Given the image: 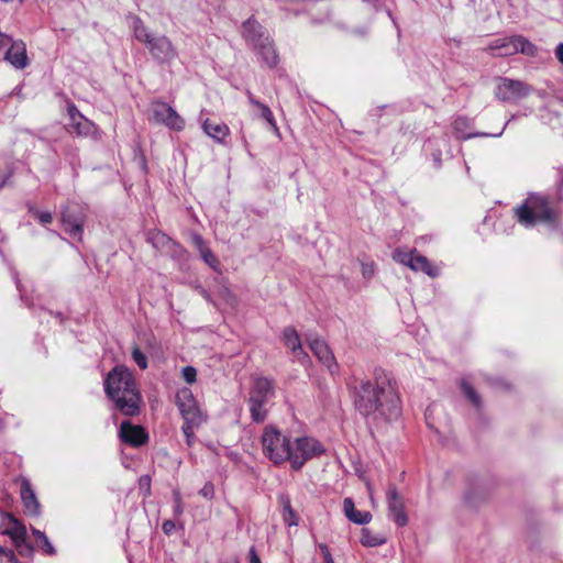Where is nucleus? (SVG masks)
<instances>
[{"instance_id":"36","label":"nucleus","mask_w":563,"mask_h":563,"mask_svg":"<svg viewBox=\"0 0 563 563\" xmlns=\"http://www.w3.org/2000/svg\"><path fill=\"white\" fill-rule=\"evenodd\" d=\"M201 424L202 423H191L190 421L184 422L181 430L183 433L185 434L186 442L189 446H191L194 443L195 429L200 427Z\"/></svg>"},{"instance_id":"14","label":"nucleus","mask_w":563,"mask_h":563,"mask_svg":"<svg viewBox=\"0 0 563 563\" xmlns=\"http://www.w3.org/2000/svg\"><path fill=\"white\" fill-rule=\"evenodd\" d=\"M0 532L2 534L9 536L18 548H21V545L25 544V527L9 514L1 515Z\"/></svg>"},{"instance_id":"4","label":"nucleus","mask_w":563,"mask_h":563,"mask_svg":"<svg viewBox=\"0 0 563 563\" xmlns=\"http://www.w3.org/2000/svg\"><path fill=\"white\" fill-rule=\"evenodd\" d=\"M263 454L275 465L289 462L291 441L279 429L269 424L261 437Z\"/></svg>"},{"instance_id":"34","label":"nucleus","mask_w":563,"mask_h":563,"mask_svg":"<svg viewBox=\"0 0 563 563\" xmlns=\"http://www.w3.org/2000/svg\"><path fill=\"white\" fill-rule=\"evenodd\" d=\"M415 253H416V250L406 251L402 249H396L393 252V260L399 264L410 267Z\"/></svg>"},{"instance_id":"58","label":"nucleus","mask_w":563,"mask_h":563,"mask_svg":"<svg viewBox=\"0 0 563 563\" xmlns=\"http://www.w3.org/2000/svg\"><path fill=\"white\" fill-rule=\"evenodd\" d=\"M512 119H515V115H511V118H509V121L506 123V125H507L510 121H512Z\"/></svg>"},{"instance_id":"15","label":"nucleus","mask_w":563,"mask_h":563,"mask_svg":"<svg viewBox=\"0 0 563 563\" xmlns=\"http://www.w3.org/2000/svg\"><path fill=\"white\" fill-rule=\"evenodd\" d=\"M69 126L79 136H90L96 132L92 121L84 117L74 103L67 106Z\"/></svg>"},{"instance_id":"56","label":"nucleus","mask_w":563,"mask_h":563,"mask_svg":"<svg viewBox=\"0 0 563 563\" xmlns=\"http://www.w3.org/2000/svg\"><path fill=\"white\" fill-rule=\"evenodd\" d=\"M434 159L440 161V154L434 155Z\"/></svg>"},{"instance_id":"51","label":"nucleus","mask_w":563,"mask_h":563,"mask_svg":"<svg viewBox=\"0 0 563 563\" xmlns=\"http://www.w3.org/2000/svg\"><path fill=\"white\" fill-rule=\"evenodd\" d=\"M220 563H240V561L236 558H229L221 561Z\"/></svg>"},{"instance_id":"20","label":"nucleus","mask_w":563,"mask_h":563,"mask_svg":"<svg viewBox=\"0 0 563 563\" xmlns=\"http://www.w3.org/2000/svg\"><path fill=\"white\" fill-rule=\"evenodd\" d=\"M21 499L25 511L31 516L40 515V503L35 496V493L27 479H23L20 489Z\"/></svg>"},{"instance_id":"50","label":"nucleus","mask_w":563,"mask_h":563,"mask_svg":"<svg viewBox=\"0 0 563 563\" xmlns=\"http://www.w3.org/2000/svg\"><path fill=\"white\" fill-rule=\"evenodd\" d=\"M10 177H11L10 173H7V174H3L2 176H0V189L7 184V181L9 180Z\"/></svg>"},{"instance_id":"31","label":"nucleus","mask_w":563,"mask_h":563,"mask_svg":"<svg viewBox=\"0 0 563 563\" xmlns=\"http://www.w3.org/2000/svg\"><path fill=\"white\" fill-rule=\"evenodd\" d=\"M514 45L516 46V54L521 53L534 57L538 53V47L521 35H514Z\"/></svg>"},{"instance_id":"43","label":"nucleus","mask_w":563,"mask_h":563,"mask_svg":"<svg viewBox=\"0 0 563 563\" xmlns=\"http://www.w3.org/2000/svg\"><path fill=\"white\" fill-rule=\"evenodd\" d=\"M37 219L42 224L51 223L52 222V213L48 211L43 212H36Z\"/></svg>"},{"instance_id":"23","label":"nucleus","mask_w":563,"mask_h":563,"mask_svg":"<svg viewBox=\"0 0 563 563\" xmlns=\"http://www.w3.org/2000/svg\"><path fill=\"white\" fill-rule=\"evenodd\" d=\"M485 49L494 56H511L516 54L514 36L496 38L492 41Z\"/></svg>"},{"instance_id":"8","label":"nucleus","mask_w":563,"mask_h":563,"mask_svg":"<svg viewBox=\"0 0 563 563\" xmlns=\"http://www.w3.org/2000/svg\"><path fill=\"white\" fill-rule=\"evenodd\" d=\"M150 120L174 131H181L185 128V120L172 106L164 101H153L151 103Z\"/></svg>"},{"instance_id":"6","label":"nucleus","mask_w":563,"mask_h":563,"mask_svg":"<svg viewBox=\"0 0 563 563\" xmlns=\"http://www.w3.org/2000/svg\"><path fill=\"white\" fill-rule=\"evenodd\" d=\"M275 395L273 380L266 377L255 378L249 397V408L254 422H263L267 417L266 405Z\"/></svg>"},{"instance_id":"57","label":"nucleus","mask_w":563,"mask_h":563,"mask_svg":"<svg viewBox=\"0 0 563 563\" xmlns=\"http://www.w3.org/2000/svg\"><path fill=\"white\" fill-rule=\"evenodd\" d=\"M512 119H515V115H511V118H509V121L506 123V125H507L510 121H512Z\"/></svg>"},{"instance_id":"11","label":"nucleus","mask_w":563,"mask_h":563,"mask_svg":"<svg viewBox=\"0 0 563 563\" xmlns=\"http://www.w3.org/2000/svg\"><path fill=\"white\" fill-rule=\"evenodd\" d=\"M86 214L79 207L67 206L62 211V227L64 231L77 241L82 240Z\"/></svg>"},{"instance_id":"2","label":"nucleus","mask_w":563,"mask_h":563,"mask_svg":"<svg viewBox=\"0 0 563 563\" xmlns=\"http://www.w3.org/2000/svg\"><path fill=\"white\" fill-rule=\"evenodd\" d=\"M104 391L115 408L124 416L140 413L142 396L131 371L123 365L113 367L104 378Z\"/></svg>"},{"instance_id":"46","label":"nucleus","mask_w":563,"mask_h":563,"mask_svg":"<svg viewBox=\"0 0 563 563\" xmlns=\"http://www.w3.org/2000/svg\"><path fill=\"white\" fill-rule=\"evenodd\" d=\"M173 512L175 518H179L184 514V503L174 504Z\"/></svg>"},{"instance_id":"22","label":"nucleus","mask_w":563,"mask_h":563,"mask_svg":"<svg viewBox=\"0 0 563 563\" xmlns=\"http://www.w3.org/2000/svg\"><path fill=\"white\" fill-rule=\"evenodd\" d=\"M191 241L197 251L199 252L203 262L212 269L218 271L219 261L217 256L212 253V251L208 247L203 238L198 233H192Z\"/></svg>"},{"instance_id":"44","label":"nucleus","mask_w":563,"mask_h":563,"mask_svg":"<svg viewBox=\"0 0 563 563\" xmlns=\"http://www.w3.org/2000/svg\"><path fill=\"white\" fill-rule=\"evenodd\" d=\"M176 528L174 520H165L162 525V529L165 534H170Z\"/></svg>"},{"instance_id":"13","label":"nucleus","mask_w":563,"mask_h":563,"mask_svg":"<svg viewBox=\"0 0 563 563\" xmlns=\"http://www.w3.org/2000/svg\"><path fill=\"white\" fill-rule=\"evenodd\" d=\"M387 505L389 516L398 527H405L408 523V517L405 511V505L401 496L397 492L395 486H389L387 494Z\"/></svg>"},{"instance_id":"33","label":"nucleus","mask_w":563,"mask_h":563,"mask_svg":"<svg viewBox=\"0 0 563 563\" xmlns=\"http://www.w3.org/2000/svg\"><path fill=\"white\" fill-rule=\"evenodd\" d=\"M32 533L36 539L37 545L48 555L55 554V548L49 542L48 538L44 532L37 529H32Z\"/></svg>"},{"instance_id":"7","label":"nucleus","mask_w":563,"mask_h":563,"mask_svg":"<svg viewBox=\"0 0 563 563\" xmlns=\"http://www.w3.org/2000/svg\"><path fill=\"white\" fill-rule=\"evenodd\" d=\"M324 452L322 444L310 437L297 438L291 442L289 463L292 470L299 471L305 463Z\"/></svg>"},{"instance_id":"3","label":"nucleus","mask_w":563,"mask_h":563,"mask_svg":"<svg viewBox=\"0 0 563 563\" xmlns=\"http://www.w3.org/2000/svg\"><path fill=\"white\" fill-rule=\"evenodd\" d=\"M133 33L135 38L143 43L152 58L161 64H170L178 56L172 41L165 35L151 33L140 18L133 19Z\"/></svg>"},{"instance_id":"9","label":"nucleus","mask_w":563,"mask_h":563,"mask_svg":"<svg viewBox=\"0 0 563 563\" xmlns=\"http://www.w3.org/2000/svg\"><path fill=\"white\" fill-rule=\"evenodd\" d=\"M532 92V87L523 81L510 78H500L496 89L495 96L503 102H517Z\"/></svg>"},{"instance_id":"32","label":"nucleus","mask_w":563,"mask_h":563,"mask_svg":"<svg viewBox=\"0 0 563 563\" xmlns=\"http://www.w3.org/2000/svg\"><path fill=\"white\" fill-rule=\"evenodd\" d=\"M280 505L283 507V518L286 525L289 527L298 525V517L291 507L290 498L286 495L279 497Z\"/></svg>"},{"instance_id":"41","label":"nucleus","mask_w":563,"mask_h":563,"mask_svg":"<svg viewBox=\"0 0 563 563\" xmlns=\"http://www.w3.org/2000/svg\"><path fill=\"white\" fill-rule=\"evenodd\" d=\"M375 273V265L373 262L362 264V275L364 278H372Z\"/></svg>"},{"instance_id":"17","label":"nucleus","mask_w":563,"mask_h":563,"mask_svg":"<svg viewBox=\"0 0 563 563\" xmlns=\"http://www.w3.org/2000/svg\"><path fill=\"white\" fill-rule=\"evenodd\" d=\"M4 54V59L15 69H24L29 66L26 45L23 41H12Z\"/></svg>"},{"instance_id":"37","label":"nucleus","mask_w":563,"mask_h":563,"mask_svg":"<svg viewBox=\"0 0 563 563\" xmlns=\"http://www.w3.org/2000/svg\"><path fill=\"white\" fill-rule=\"evenodd\" d=\"M132 358L141 369L147 368V357L139 347L132 350Z\"/></svg>"},{"instance_id":"29","label":"nucleus","mask_w":563,"mask_h":563,"mask_svg":"<svg viewBox=\"0 0 563 563\" xmlns=\"http://www.w3.org/2000/svg\"><path fill=\"white\" fill-rule=\"evenodd\" d=\"M452 125H453L454 133L459 139L467 140V139L475 137V136H488L487 133H471L468 131L471 122L467 118H464V117L456 118L453 121Z\"/></svg>"},{"instance_id":"35","label":"nucleus","mask_w":563,"mask_h":563,"mask_svg":"<svg viewBox=\"0 0 563 563\" xmlns=\"http://www.w3.org/2000/svg\"><path fill=\"white\" fill-rule=\"evenodd\" d=\"M461 388L463 389L465 396L471 400V402L475 407H479L481 406V398H479V396L477 395V393L474 390V388L465 379H463L461 382Z\"/></svg>"},{"instance_id":"40","label":"nucleus","mask_w":563,"mask_h":563,"mask_svg":"<svg viewBox=\"0 0 563 563\" xmlns=\"http://www.w3.org/2000/svg\"><path fill=\"white\" fill-rule=\"evenodd\" d=\"M199 495L211 500L214 497V485L211 482L206 483L199 490Z\"/></svg>"},{"instance_id":"42","label":"nucleus","mask_w":563,"mask_h":563,"mask_svg":"<svg viewBox=\"0 0 563 563\" xmlns=\"http://www.w3.org/2000/svg\"><path fill=\"white\" fill-rule=\"evenodd\" d=\"M319 550L324 559L325 563H334V560L330 553L329 547L324 543L319 544Z\"/></svg>"},{"instance_id":"55","label":"nucleus","mask_w":563,"mask_h":563,"mask_svg":"<svg viewBox=\"0 0 563 563\" xmlns=\"http://www.w3.org/2000/svg\"><path fill=\"white\" fill-rule=\"evenodd\" d=\"M501 134H503V131H501V132H499V133H497V134H494L493 136L498 137V136H500Z\"/></svg>"},{"instance_id":"27","label":"nucleus","mask_w":563,"mask_h":563,"mask_svg":"<svg viewBox=\"0 0 563 563\" xmlns=\"http://www.w3.org/2000/svg\"><path fill=\"white\" fill-rule=\"evenodd\" d=\"M245 93L247 96L249 103L251 106L255 107L260 111V115L267 122V124L275 132H278V126H277L276 120H275L274 114H273L272 110L269 109V107L266 106L265 103L258 101L250 90H246Z\"/></svg>"},{"instance_id":"10","label":"nucleus","mask_w":563,"mask_h":563,"mask_svg":"<svg viewBox=\"0 0 563 563\" xmlns=\"http://www.w3.org/2000/svg\"><path fill=\"white\" fill-rule=\"evenodd\" d=\"M176 404L185 422L202 423L205 416L201 412L191 389L184 387L176 394Z\"/></svg>"},{"instance_id":"49","label":"nucleus","mask_w":563,"mask_h":563,"mask_svg":"<svg viewBox=\"0 0 563 563\" xmlns=\"http://www.w3.org/2000/svg\"><path fill=\"white\" fill-rule=\"evenodd\" d=\"M173 500H174V504L183 503V497H181L179 489L173 490Z\"/></svg>"},{"instance_id":"5","label":"nucleus","mask_w":563,"mask_h":563,"mask_svg":"<svg viewBox=\"0 0 563 563\" xmlns=\"http://www.w3.org/2000/svg\"><path fill=\"white\" fill-rule=\"evenodd\" d=\"M518 222L526 228L533 227L537 222L552 223L555 220L549 201L540 195H530L526 201L516 209Z\"/></svg>"},{"instance_id":"21","label":"nucleus","mask_w":563,"mask_h":563,"mask_svg":"<svg viewBox=\"0 0 563 563\" xmlns=\"http://www.w3.org/2000/svg\"><path fill=\"white\" fill-rule=\"evenodd\" d=\"M243 37L254 48L257 47L265 37H267L263 31V27L253 19H249L242 25Z\"/></svg>"},{"instance_id":"54","label":"nucleus","mask_w":563,"mask_h":563,"mask_svg":"<svg viewBox=\"0 0 563 563\" xmlns=\"http://www.w3.org/2000/svg\"><path fill=\"white\" fill-rule=\"evenodd\" d=\"M15 284H16L18 289L21 291V289H20V282L18 279L15 280Z\"/></svg>"},{"instance_id":"12","label":"nucleus","mask_w":563,"mask_h":563,"mask_svg":"<svg viewBox=\"0 0 563 563\" xmlns=\"http://www.w3.org/2000/svg\"><path fill=\"white\" fill-rule=\"evenodd\" d=\"M307 342L312 351V353L316 355V357L331 372L334 373L338 369V363L335 361V357L328 346V344L320 339L317 335H308Z\"/></svg>"},{"instance_id":"52","label":"nucleus","mask_w":563,"mask_h":563,"mask_svg":"<svg viewBox=\"0 0 563 563\" xmlns=\"http://www.w3.org/2000/svg\"><path fill=\"white\" fill-rule=\"evenodd\" d=\"M431 411H432V407H428V408H427V410H426V420H427V423H429V419H430Z\"/></svg>"},{"instance_id":"38","label":"nucleus","mask_w":563,"mask_h":563,"mask_svg":"<svg viewBox=\"0 0 563 563\" xmlns=\"http://www.w3.org/2000/svg\"><path fill=\"white\" fill-rule=\"evenodd\" d=\"M16 559L14 552L9 549L0 547V563H15Z\"/></svg>"},{"instance_id":"26","label":"nucleus","mask_w":563,"mask_h":563,"mask_svg":"<svg viewBox=\"0 0 563 563\" xmlns=\"http://www.w3.org/2000/svg\"><path fill=\"white\" fill-rule=\"evenodd\" d=\"M254 49L258 52L263 63L267 67L273 68L277 65L278 56L269 37H265L264 41Z\"/></svg>"},{"instance_id":"24","label":"nucleus","mask_w":563,"mask_h":563,"mask_svg":"<svg viewBox=\"0 0 563 563\" xmlns=\"http://www.w3.org/2000/svg\"><path fill=\"white\" fill-rule=\"evenodd\" d=\"M343 511L346 518L356 525H365L372 520L371 512L357 510L351 498L343 500Z\"/></svg>"},{"instance_id":"45","label":"nucleus","mask_w":563,"mask_h":563,"mask_svg":"<svg viewBox=\"0 0 563 563\" xmlns=\"http://www.w3.org/2000/svg\"><path fill=\"white\" fill-rule=\"evenodd\" d=\"M249 559H250V563H262L254 547H251V549L249 551Z\"/></svg>"},{"instance_id":"19","label":"nucleus","mask_w":563,"mask_h":563,"mask_svg":"<svg viewBox=\"0 0 563 563\" xmlns=\"http://www.w3.org/2000/svg\"><path fill=\"white\" fill-rule=\"evenodd\" d=\"M201 128L203 132L218 144H223L225 139L230 135V128L223 122H214L210 119H206L201 122Z\"/></svg>"},{"instance_id":"47","label":"nucleus","mask_w":563,"mask_h":563,"mask_svg":"<svg viewBox=\"0 0 563 563\" xmlns=\"http://www.w3.org/2000/svg\"><path fill=\"white\" fill-rule=\"evenodd\" d=\"M11 43V37L0 32V49L4 48Z\"/></svg>"},{"instance_id":"18","label":"nucleus","mask_w":563,"mask_h":563,"mask_svg":"<svg viewBox=\"0 0 563 563\" xmlns=\"http://www.w3.org/2000/svg\"><path fill=\"white\" fill-rule=\"evenodd\" d=\"M283 339H284L285 345L292 352V354L299 362H301V363L309 362V356L303 351V349L301 346L300 338L295 328H292V327L286 328L283 332Z\"/></svg>"},{"instance_id":"1","label":"nucleus","mask_w":563,"mask_h":563,"mask_svg":"<svg viewBox=\"0 0 563 563\" xmlns=\"http://www.w3.org/2000/svg\"><path fill=\"white\" fill-rule=\"evenodd\" d=\"M355 406L366 417L394 420L400 415V399L391 380L376 374L375 380H362L356 388Z\"/></svg>"},{"instance_id":"30","label":"nucleus","mask_w":563,"mask_h":563,"mask_svg":"<svg viewBox=\"0 0 563 563\" xmlns=\"http://www.w3.org/2000/svg\"><path fill=\"white\" fill-rule=\"evenodd\" d=\"M360 542L364 547L375 548L385 544L387 542V538L383 533H375L368 528H363L361 530Z\"/></svg>"},{"instance_id":"25","label":"nucleus","mask_w":563,"mask_h":563,"mask_svg":"<svg viewBox=\"0 0 563 563\" xmlns=\"http://www.w3.org/2000/svg\"><path fill=\"white\" fill-rule=\"evenodd\" d=\"M150 241L153 247H155L158 251H168L175 249V252H177L178 254L185 253V250L180 244L176 243L169 236L162 232L153 233L150 238Z\"/></svg>"},{"instance_id":"48","label":"nucleus","mask_w":563,"mask_h":563,"mask_svg":"<svg viewBox=\"0 0 563 563\" xmlns=\"http://www.w3.org/2000/svg\"><path fill=\"white\" fill-rule=\"evenodd\" d=\"M555 57L558 58V60L563 65V43H560L556 47H555Z\"/></svg>"},{"instance_id":"53","label":"nucleus","mask_w":563,"mask_h":563,"mask_svg":"<svg viewBox=\"0 0 563 563\" xmlns=\"http://www.w3.org/2000/svg\"><path fill=\"white\" fill-rule=\"evenodd\" d=\"M368 492H369V497H371V500H372V504L375 503V499L373 498V495H372V490H371V486L368 485Z\"/></svg>"},{"instance_id":"16","label":"nucleus","mask_w":563,"mask_h":563,"mask_svg":"<svg viewBox=\"0 0 563 563\" xmlns=\"http://www.w3.org/2000/svg\"><path fill=\"white\" fill-rule=\"evenodd\" d=\"M119 438L122 442L131 446H141L148 440L145 429L141 426L132 424L130 421H123L121 423Z\"/></svg>"},{"instance_id":"39","label":"nucleus","mask_w":563,"mask_h":563,"mask_svg":"<svg viewBox=\"0 0 563 563\" xmlns=\"http://www.w3.org/2000/svg\"><path fill=\"white\" fill-rule=\"evenodd\" d=\"M197 371L192 366H186L183 368V378L186 383L192 384L196 382Z\"/></svg>"},{"instance_id":"28","label":"nucleus","mask_w":563,"mask_h":563,"mask_svg":"<svg viewBox=\"0 0 563 563\" xmlns=\"http://www.w3.org/2000/svg\"><path fill=\"white\" fill-rule=\"evenodd\" d=\"M409 268L413 272H422L430 277H437L439 275V269L432 263H430L426 256L420 255L417 252L412 257V262Z\"/></svg>"}]
</instances>
